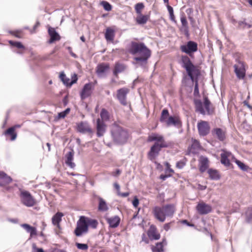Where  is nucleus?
I'll return each instance as SVG.
<instances>
[{
    "mask_svg": "<svg viewBox=\"0 0 252 252\" xmlns=\"http://www.w3.org/2000/svg\"><path fill=\"white\" fill-rule=\"evenodd\" d=\"M129 52L132 55L137 54L138 57L134 58L135 64L144 67L147 63V60L151 56V51L144 43L132 42Z\"/></svg>",
    "mask_w": 252,
    "mask_h": 252,
    "instance_id": "nucleus-1",
    "label": "nucleus"
},
{
    "mask_svg": "<svg viewBox=\"0 0 252 252\" xmlns=\"http://www.w3.org/2000/svg\"><path fill=\"white\" fill-rule=\"evenodd\" d=\"M147 141L150 142L155 141L148 153V158L152 161L158 156L161 148H167L171 145L170 142L165 141L162 135L157 133H152L149 135Z\"/></svg>",
    "mask_w": 252,
    "mask_h": 252,
    "instance_id": "nucleus-2",
    "label": "nucleus"
},
{
    "mask_svg": "<svg viewBox=\"0 0 252 252\" xmlns=\"http://www.w3.org/2000/svg\"><path fill=\"white\" fill-rule=\"evenodd\" d=\"M111 134L114 142L118 145L126 144L129 138L127 130L115 123L111 126Z\"/></svg>",
    "mask_w": 252,
    "mask_h": 252,
    "instance_id": "nucleus-3",
    "label": "nucleus"
},
{
    "mask_svg": "<svg viewBox=\"0 0 252 252\" xmlns=\"http://www.w3.org/2000/svg\"><path fill=\"white\" fill-rule=\"evenodd\" d=\"M195 110L203 115H211L214 112L211 103L207 97L204 98L203 102L200 100L195 99L194 100Z\"/></svg>",
    "mask_w": 252,
    "mask_h": 252,
    "instance_id": "nucleus-4",
    "label": "nucleus"
},
{
    "mask_svg": "<svg viewBox=\"0 0 252 252\" xmlns=\"http://www.w3.org/2000/svg\"><path fill=\"white\" fill-rule=\"evenodd\" d=\"M20 197L22 203L26 206L32 207L35 203L34 199L28 191L20 190Z\"/></svg>",
    "mask_w": 252,
    "mask_h": 252,
    "instance_id": "nucleus-5",
    "label": "nucleus"
},
{
    "mask_svg": "<svg viewBox=\"0 0 252 252\" xmlns=\"http://www.w3.org/2000/svg\"><path fill=\"white\" fill-rule=\"evenodd\" d=\"M197 127L199 135L201 136H205L208 135L210 131V126L208 122L201 120L197 125Z\"/></svg>",
    "mask_w": 252,
    "mask_h": 252,
    "instance_id": "nucleus-6",
    "label": "nucleus"
},
{
    "mask_svg": "<svg viewBox=\"0 0 252 252\" xmlns=\"http://www.w3.org/2000/svg\"><path fill=\"white\" fill-rule=\"evenodd\" d=\"M129 92V90L126 88H122L117 91V98L119 102L124 106L127 105V94Z\"/></svg>",
    "mask_w": 252,
    "mask_h": 252,
    "instance_id": "nucleus-7",
    "label": "nucleus"
},
{
    "mask_svg": "<svg viewBox=\"0 0 252 252\" xmlns=\"http://www.w3.org/2000/svg\"><path fill=\"white\" fill-rule=\"evenodd\" d=\"M237 63L234 65V71L237 77L240 79H243L245 76V69L242 62L238 60Z\"/></svg>",
    "mask_w": 252,
    "mask_h": 252,
    "instance_id": "nucleus-8",
    "label": "nucleus"
},
{
    "mask_svg": "<svg viewBox=\"0 0 252 252\" xmlns=\"http://www.w3.org/2000/svg\"><path fill=\"white\" fill-rule=\"evenodd\" d=\"M88 230V224L87 221H77V226L74 230V234L76 236H80L86 233Z\"/></svg>",
    "mask_w": 252,
    "mask_h": 252,
    "instance_id": "nucleus-9",
    "label": "nucleus"
},
{
    "mask_svg": "<svg viewBox=\"0 0 252 252\" xmlns=\"http://www.w3.org/2000/svg\"><path fill=\"white\" fill-rule=\"evenodd\" d=\"M77 130L82 133H88L92 134L93 130L88 122L86 121L81 122L77 125Z\"/></svg>",
    "mask_w": 252,
    "mask_h": 252,
    "instance_id": "nucleus-10",
    "label": "nucleus"
},
{
    "mask_svg": "<svg viewBox=\"0 0 252 252\" xmlns=\"http://www.w3.org/2000/svg\"><path fill=\"white\" fill-rule=\"evenodd\" d=\"M200 67L199 65H194L190 62V79L192 80L193 82L196 79L198 80V78L200 75Z\"/></svg>",
    "mask_w": 252,
    "mask_h": 252,
    "instance_id": "nucleus-11",
    "label": "nucleus"
},
{
    "mask_svg": "<svg viewBox=\"0 0 252 252\" xmlns=\"http://www.w3.org/2000/svg\"><path fill=\"white\" fill-rule=\"evenodd\" d=\"M197 212L202 215H205L210 213L212 210V206L203 202L199 203L196 207Z\"/></svg>",
    "mask_w": 252,
    "mask_h": 252,
    "instance_id": "nucleus-12",
    "label": "nucleus"
},
{
    "mask_svg": "<svg viewBox=\"0 0 252 252\" xmlns=\"http://www.w3.org/2000/svg\"><path fill=\"white\" fill-rule=\"evenodd\" d=\"M147 235L151 240H158L160 238V234L158 232L156 227L154 225H151L148 230Z\"/></svg>",
    "mask_w": 252,
    "mask_h": 252,
    "instance_id": "nucleus-13",
    "label": "nucleus"
},
{
    "mask_svg": "<svg viewBox=\"0 0 252 252\" xmlns=\"http://www.w3.org/2000/svg\"><path fill=\"white\" fill-rule=\"evenodd\" d=\"M222 153L220 154V162L226 167H229L230 164V161L229 158L233 157L231 152L227 151L224 149L221 150Z\"/></svg>",
    "mask_w": 252,
    "mask_h": 252,
    "instance_id": "nucleus-14",
    "label": "nucleus"
},
{
    "mask_svg": "<svg viewBox=\"0 0 252 252\" xmlns=\"http://www.w3.org/2000/svg\"><path fill=\"white\" fill-rule=\"evenodd\" d=\"M92 90L93 86L91 83L86 84L80 93L81 99L83 100L90 96L92 94Z\"/></svg>",
    "mask_w": 252,
    "mask_h": 252,
    "instance_id": "nucleus-15",
    "label": "nucleus"
},
{
    "mask_svg": "<svg viewBox=\"0 0 252 252\" xmlns=\"http://www.w3.org/2000/svg\"><path fill=\"white\" fill-rule=\"evenodd\" d=\"M106 125L99 118L96 120V135L98 137L102 136L106 131Z\"/></svg>",
    "mask_w": 252,
    "mask_h": 252,
    "instance_id": "nucleus-16",
    "label": "nucleus"
},
{
    "mask_svg": "<svg viewBox=\"0 0 252 252\" xmlns=\"http://www.w3.org/2000/svg\"><path fill=\"white\" fill-rule=\"evenodd\" d=\"M109 68V65L106 63H101L96 67V72L99 77H104Z\"/></svg>",
    "mask_w": 252,
    "mask_h": 252,
    "instance_id": "nucleus-17",
    "label": "nucleus"
},
{
    "mask_svg": "<svg viewBox=\"0 0 252 252\" xmlns=\"http://www.w3.org/2000/svg\"><path fill=\"white\" fill-rule=\"evenodd\" d=\"M154 214L158 220H164L165 219V214L163 207H155L153 209Z\"/></svg>",
    "mask_w": 252,
    "mask_h": 252,
    "instance_id": "nucleus-18",
    "label": "nucleus"
},
{
    "mask_svg": "<svg viewBox=\"0 0 252 252\" xmlns=\"http://www.w3.org/2000/svg\"><path fill=\"white\" fill-rule=\"evenodd\" d=\"M48 33L50 36V39L49 41V43H52L56 41H59L61 39L60 35L54 28L49 27L48 29Z\"/></svg>",
    "mask_w": 252,
    "mask_h": 252,
    "instance_id": "nucleus-19",
    "label": "nucleus"
},
{
    "mask_svg": "<svg viewBox=\"0 0 252 252\" xmlns=\"http://www.w3.org/2000/svg\"><path fill=\"white\" fill-rule=\"evenodd\" d=\"M74 152L73 150L68 152L66 154L65 163L66 164L71 168L75 167V164L72 161L73 160Z\"/></svg>",
    "mask_w": 252,
    "mask_h": 252,
    "instance_id": "nucleus-20",
    "label": "nucleus"
},
{
    "mask_svg": "<svg viewBox=\"0 0 252 252\" xmlns=\"http://www.w3.org/2000/svg\"><path fill=\"white\" fill-rule=\"evenodd\" d=\"M209 167V160L207 158L201 156L199 159V169L201 172H205Z\"/></svg>",
    "mask_w": 252,
    "mask_h": 252,
    "instance_id": "nucleus-21",
    "label": "nucleus"
},
{
    "mask_svg": "<svg viewBox=\"0 0 252 252\" xmlns=\"http://www.w3.org/2000/svg\"><path fill=\"white\" fill-rule=\"evenodd\" d=\"M12 178L4 172L0 171V186H4L12 181Z\"/></svg>",
    "mask_w": 252,
    "mask_h": 252,
    "instance_id": "nucleus-22",
    "label": "nucleus"
},
{
    "mask_svg": "<svg viewBox=\"0 0 252 252\" xmlns=\"http://www.w3.org/2000/svg\"><path fill=\"white\" fill-rule=\"evenodd\" d=\"M212 134L215 135L216 137L220 141H223L225 138V133L224 131L220 128H216L213 129Z\"/></svg>",
    "mask_w": 252,
    "mask_h": 252,
    "instance_id": "nucleus-23",
    "label": "nucleus"
},
{
    "mask_svg": "<svg viewBox=\"0 0 252 252\" xmlns=\"http://www.w3.org/2000/svg\"><path fill=\"white\" fill-rule=\"evenodd\" d=\"M192 144L191 147H190V152L196 154L198 153L202 148L199 142L196 140L192 139Z\"/></svg>",
    "mask_w": 252,
    "mask_h": 252,
    "instance_id": "nucleus-24",
    "label": "nucleus"
},
{
    "mask_svg": "<svg viewBox=\"0 0 252 252\" xmlns=\"http://www.w3.org/2000/svg\"><path fill=\"white\" fill-rule=\"evenodd\" d=\"M181 21L182 26L180 30L188 37L189 35L188 30V22L186 17L184 15H182L181 16Z\"/></svg>",
    "mask_w": 252,
    "mask_h": 252,
    "instance_id": "nucleus-25",
    "label": "nucleus"
},
{
    "mask_svg": "<svg viewBox=\"0 0 252 252\" xmlns=\"http://www.w3.org/2000/svg\"><path fill=\"white\" fill-rule=\"evenodd\" d=\"M115 31L111 28H108L105 33V38L107 41H113L114 39Z\"/></svg>",
    "mask_w": 252,
    "mask_h": 252,
    "instance_id": "nucleus-26",
    "label": "nucleus"
},
{
    "mask_svg": "<svg viewBox=\"0 0 252 252\" xmlns=\"http://www.w3.org/2000/svg\"><path fill=\"white\" fill-rule=\"evenodd\" d=\"M180 63L186 69L187 75L189 76V58L187 56H183Z\"/></svg>",
    "mask_w": 252,
    "mask_h": 252,
    "instance_id": "nucleus-27",
    "label": "nucleus"
},
{
    "mask_svg": "<svg viewBox=\"0 0 252 252\" xmlns=\"http://www.w3.org/2000/svg\"><path fill=\"white\" fill-rule=\"evenodd\" d=\"M60 78L62 80V81L63 82V83L66 85V86H71L72 84L75 83L77 79L75 80H73L71 81H70V79L66 77L65 74L63 72H62L60 75Z\"/></svg>",
    "mask_w": 252,
    "mask_h": 252,
    "instance_id": "nucleus-28",
    "label": "nucleus"
},
{
    "mask_svg": "<svg viewBox=\"0 0 252 252\" xmlns=\"http://www.w3.org/2000/svg\"><path fill=\"white\" fill-rule=\"evenodd\" d=\"M166 217L172 216L175 211V207L173 205H167L163 207Z\"/></svg>",
    "mask_w": 252,
    "mask_h": 252,
    "instance_id": "nucleus-29",
    "label": "nucleus"
},
{
    "mask_svg": "<svg viewBox=\"0 0 252 252\" xmlns=\"http://www.w3.org/2000/svg\"><path fill=\"white\" fill-rule=\"evenodd\" d=\"M98 200V210L101 212L107 211L108 210V207L105 201L101 197H99Z\"/></svg>",
    "mask_w": 252,
    "mask_h": 252,
    "instance_id": "nucleus-30",
    "label": "nucleus"
},
{
    "mask_svg": "<svg viewBox=\"0 0 252 252\" xmlns=\"http://www.w3.org/2000/svg\"><path fill=\"white\" fill-rule=\"evenodd\" d=\"M208 173L209 175V177L214 180H218L220 179V176L218 171L216 169H209L208 170Z\"/></svg>",
    "mask_w": 252,
    "mask_h": 252,
    "instance_id": "nucleus-31",
    "label": "nucleus"
},
{
    "mask_svg": "<svg viewBox=\"0 0 252 252\" xmlns=\"http://www.w3.org/2000/svg\"><path fill=\"white\" fill-rule=\"evenodd\" d=\"M22 226L27 230V232L30 233L31 237L36 235V230L35 227L31 226L28 224H23L22 225Z\"/></svg>",
    "mask_w": 252,
    "mask_h": 252,
    "instance_id": "nucleus-32",
    "label": "nucleus"
},
{
    "mask_svg": "<svg viewBox=\"0 0 252 252\" xmlns=\"http://www.w3.org/2000/svg\"><path fill=\"white\" fill-rule=\"evenodd\" d=\"M149 18V16L148 15H143L140 14L137 17L136 20L138 24L143 25L147 23Z\"/></svg>",
    "mask_w": 252,
    "mask_h": 252,
    "instance_id": "nucleus-33",
    "label": "nucleus"
},
{
    "mask_svg": "<svg viewBox=\"0 0 252 252\" xmlns=\"http://www.w3.org/2000/svg\"><path fill=\"white\" fill-rule=\"evenodd\" d=\"M153 252H162L163 251V242L157 243L155 246H151Z\"/></svg>",
    "mask_w": 252,
    "mask_h": 252,
    "instance_id": "nucleus-34",
    "label": "nucleus"
},
{
    "mask_svg": "<svg viewBox=\"0 0 252 252\" xmlns=\"http://www.w3.org/2000/svg\"><path fill=\"white\" fill-rule=\"evenodd\" d=\"M15 127L14 126L11 127L7 129L4 132L5 135H9L11 136V140H14L17 137V134L15 132Z\"/></svg>",
    "mask_w": 252,
    "mask_h": 252,
    "instance_id": "nucleus-35",
    "label": "nucleus"
},
{
    "mask_svg": "<svg viewBox=\"0 0 252 252\" xmlns=\"http://www.w3.org/2000/svg\"><path fill=\"white\" fill-rule=\"evenodd\" d=\"M125 66L124 64L120 63H116L113 71V73L115 75H117L118 73L122 72L125 70Z\"/></svg>",
    "mask_w": 252,
    "mask_h": 252,
    "instance_id": "nucleus-36",
    "label": "nucleus"
},
{
    "mask_svg": "<svg viewBox=\"0 0 252 252\" xmlns=\"http://www.w3.org/2000/svg\"><path fill=\"white\" fill-rule=\"evenodd\" d=\"M100 117L103 122L107 121L109 120V114L108 112L105 109H102L101 111Z\"/></svg>",
    "mask_w": 252,
    "mask_h": 252,
    "instance_id": "nucleus-37",
    "label": "nucleus"
},
{
    "mask_svg": "<svg viewBox=\"0 0 252 252\" xmlns=\"http://www.w3.org/2000/svg\"><path fill=\"white\" fill-rule=\"evenodd\" d=\"M197 44L192 41H190V58L192 57V53L197 51Z\"/></svg>",
    "mask_w": 252,
    "mask_h": 252,
    "instance_id": "nucleus-38",
    "label": "nucleus"
},
{
    "mask_svg": "<svg viewBox=\"0 0 252 252\" xmlns=\"http://www.w3.org/2000/svg\"><path fill=\"white\" fill-rule=\"evenodd\" d=\"M167 126H170L171 125L176 126L178 124V120L173 117H169L168 119L166 121Z\"/></svg>",
    "mask_w": 252,
    "mask_h": 252,
    "instance_id": "nucleus-39",
    "label": "nucleus"
},
{
    "mask_svg": "<svg viewBox=\"0 0 252 252\" xmlns=\"http://www.w3.org/2000/svg\"><path fill=\"white\" fill-rule=\"evenodd\" d=\"M235 162L238 166L244 171H247L249 169V167L247 165L238 159H236Z\"/></svg>",
    "mask_w": 252,
    "mask_h": 252,
    "instance_id": "nucleus-40",
    "label": "nucleus"
},
{
    "mask_svg": "<svg viewBox=\"0 0 252 252\" xmlns=\"http://www.w3.org/2000/svg\"><path fill=\"white\" fill-rule=\"evenodd\" d=\"M169 116L168 111L167 109H163L161 112V115L160 118V121L161 122H166L167 120V118Z\"/></svg>",
    "mask_w": 252,
    "mask_h": 252,
    "instance_id": "nucleus-41",
    "label": "nucleus"
},
{
    "mask_svg": "<svg viewBox=\"0 0 252 252\" xmlns=\"http://www.w3.org/2000/svg\"><path fill=\"white\" fill-rule=\"evenodd\" d=\"M238 25L239 28L242 29H250L252 27V25L247 23L245 20L239 21Z\"/></svg>",
    "mask_w": 252,
    "mask_h": 252,
    "instance_id": "nucleus-42",
    "label": "nucleus"
},
{
    "mask_svg": "<svg viewBox=\"0 0 252 252\" xmlns=\"http://www.w3.org/2000/svg\"><path fill=\"white\" fill-rule=\"evenodd\" d=\"M167 8L168 11L169 13L170 20L171 21L174 22H176L175 17L174 15V12H173V8L171 6H170L169 5H167Z\"/></svg>",
    "mask_w": 252,
    "mask_h": 252,
    "instance_id": "nucleus-43",
    "label": "nucleus"
},
{
    "mask_svg": "<svg viewBox=\"0 0 252 252\" xmlns=\"http://www.w3.org/2000/svg\"><path fill=\"white\" fill-rule=\"evenodd\" d=\"M193 83H194L193 95L195 97L199 96L198 80H197L196 79H195V80L194 81Z\"/></svg>",
    "mask_w": 252,
    "mask_h": 252,
    "instance_id": "nucleus-44",
    "label": "nucleus"
},
{
    "mask_svg": "<svg viewBox=\"0 0 252 252\" xmlns=\"http://www.w3.org/2000/svg\"><path fill=\"white\" fill-rule=\"evenodd\" d=\"M101 5L103 6V8L107 11H109L112 9L111 5L106 1H101Z\"/></svg>",
    "mask_w": 252,
    "mask_h": 252,
    "instance_id": "nucleus-45",
    "label": "nucleus"
},
{
    "mask_svg": "<svg viewBox=\"0 0 252 252\" xmlns=\"http://www.w3.org/2000/svg\"><path fill=\"white\" fill-rule=\"evenodd\" d=\"M144 6L143 3L140 2L137 3L135 5V9L136 13L138 14H140L141 13V10L143 9Z\"/></svg>",
    "mask_w": 252,
    "mask_h": 252,
    "instance_id": "nucleus-46",
    "label": "nucleus"
},
{
    "mask_svg": "<svg viewBox=\"0 0 252 252\" xmlns=\"http://www.w3.org/2000/svg\"><path fill=\"white\" fill-rule=\"evenodd\" d=\"M9 44L13 46L16 47L19 49L24 48V47L22 44L20 42L13 41L12 40L9 41Z\"/></svg>",
    "mask_w": 252,
    "mask_h": 252,
    "instance_id": "nucleus-47",
    "label": "nucleus"
},
{
    "mask_svg": "<svg viewBox=\"0 0 252 252\" xmlns=\"http://www.w3.org/2000/svg\"><path fill=\"white\" fill-rule=\"evenodd\" d=\"M63 216V214L61 212H57L52 218L51 220H61L62 217Z\"/></svg>",
    "mask_w": 252,
    "mask_h": 252,
    "instance_id": "nucleus-48",
    "label": "nucleus"
},
{
    "mask_svg": "<svg viewBox=\"0 0 252 252\" xmlns=\"http://www.w3.org/2000/svg\"><path fill=\"white\" fill-rule=\"evenodd\" d=\"M248 220H252V208H248L245 214Z\"/></svg>",
    "mask_w": 252,
    "mask_h": 252,
    "instance_id": "nucleus-49",
    "label": "nucleus"
},
{
    "mask_svg": "<svg viewBox=\"0 0 252 252\" xmlns=\"http://www.w3.org/2000/svg\"><path fill=\"white\" fill-rule=\"evenodd\" d=\"M181 49L182 52L189 54V41L187 42L186 45H182L181 46Z\"/></svg>",
    "mask_w": 252,
    "mask_h": 252,
    "instance_id": "nucleus-50",
    "label": "nucleus"
},
{
    "mask_svg": "<svg viewBox=\"0 0 252 252\" xmlns=\"http://www.w3.org/2000/svg\"><path fill=\"white\" fill-rule=\"evenodd\" d=\"M69 111L70 109L67 108L64 111L59 113L58 114V118L59 119L64 118L66 116V115L69 112Z\"/></svg>",
    "mask_w": 252,
    "mask_h": 252,
    "instance_id": "nucleus-51",
    "label": "nucleus"
},
{
    "mask_svg": "<svg viewBox=\"0 0 252 252\" xmlns=\"http://www.w3.org/2000/svg\"><path fill=\"white\" fill-rule=\"evenodd\" d=\"M76 246L78 249L82 250H87L88 249V246L87 244H81L77 243Z\"/></svg>",
    "mask_w": 252,
    "mask_h": 252,
    "instance_id": "nucleus-52",
    "label": "nucleus"
},
{
    "mask_svg": "<svg viewBox=\"0 0 252 252\" xmlns=\"http://www.w3.org/2000/svg\"><path fill=\"white\" fill-rule=\"evenodd\" d=\"M165 165L166 166L165 173L166 174H167L168 172H170V173L174 172L173 170L170 168V165L168 162H166L165 163Z\"/></svg>",
    "mask_w": 252,
    "mask_h": 252,
    "instance_id": "nucleus-53",
    "label": "nucleus"
},
{
    "mask_svg": "<svg viewBox=\"0 0 252 252\" xmlns=\"http://www.w3.org/2000/svg\"><path fill=\"white\" fill-rule=\"evenodd\" d=\"M88 226H90L93 228H95L98 224L97 221H87Z\"/></svg>",
    "mask_w": 252,
    "mask_h": 252,
    "instance_id": "nucleus-54",
    "label": "nucleus"
},
{
    "mask_svg": "<svg viewBox=\"0 0 252 252\" xmlns=\"http://www.w3.org/2000/svg\"><path fill=\"white\" fill-rule=\"evenodd\" d=\"M109 226L112 228H116L119 225L120 221H108Z\"/></svg>",
    "mask_w": 252,
    "mask_h": 252,
    "instance_id": "nucleus-55",
    "label": "nucleus"
},
{
    "mask_svg": "<svg viewBox=\"0 0 252 252\" xmlns=\"http://www.w3.org/2000/svg\"><path fill=\"white\" fill-rule=\"evenodd\" d=\"M185 164L183 160H181L176 163V167L179 169H182L185 165Z\"/></svg>",
    "mask_w": 252,
    "mask_h": 252,
    "instance_id": "nucleus-56",
    "label": "nucleus"
},
{
    "mask_svg": "<svg viewBox=\"0 0 252 252\" xmlns=\"http://www.w3.org/2000/svg\"><path fill=\"white\" fill-rule=\"evenodd\" d=\"M33 252H44V251L41 248H37L35 244L32 246Z\"/></svg>",
    "mask_w": 252,
    "mask_h": 252,
    "instance_id": "nucleus-57",
    "label": "nucleus"
},
{
    "mask_svg": "<svg viewBox=\"0 0 252 252\" xmlns=\"http://www.w3.org/2000/svg\"><path fill=\"white\" fill-rule=\"evenodd\" d=\"M132 204L135 208L137 207V206L139 204V200L137 198L136 196H135V197L132 201Z\"/></svg>",
    "mask_w": 252,
    "mask_h": 252,
    "instance_id": "nucleus-58",
    "label": "nucleus"
},
{
    "mask_svg": "<svg viewBox=\"0 0 252 252\" xmlns=\"http://www.w3.org/2000/svg\"><path fill=\"white\" fill-rule=\"evenodd\" d=\"M114 187L115 188V189L117 190V194L118 195V194L121 192H120V187L119 185L117 183H115L114 184Z\"/></svg>",
    "mask_w": 252,
    "mask_h": 252,
    "instance_id": "nucleus-59",
    "label": "nucleus"
},
{
    "mask_svg": "<svg viewBox=\"0 0 252 252\" xmlns=\"http://www.w3.org/2000/svg\"><path fill=\"white\" fill-rule=\"evenodd\" d=\"M121 173V171L120 169H117L116 171L112 172L111 175L113 176L116 177L119 176Z\"/></svg>",
    "mask_w": 252,
    "mask_h": 252,
    "instance_id": "nucleus-60",
    "label": "nucleus"
},
{
    "mask_svg": "<svg viewBox=\"0 0 252 252\" xmlns=\"http://www.w3.org/2000/svg\"><path fill=\"white\" fill-rule=\"evenodd\" d=\"M171 175L170 174H166V175H161L160 176V179H161L163 181H164L167 178L170 177Z\"/></svg>",
    "mask_w": 252,
    "mask_h": 252,
    "instance_id": "nucleus-61",
    "label": "nucleus"
},
{
    "mask_svg": "<svg viewBox=\"0 0 252 252\" xmlns=\"http://www.w3.org/2000/svg\"><path fill=\"white\" fill-rule=\"evenodd\" d=\"M78 220H92L85 216H80Z\"/></svg>",
    "mask_w": 252,
    "mask_h": 252,
    "instance_id": "nucleus-62",
    "label": "nucleus"
},
{
    "mask_svg": "<svg viewBox=\"0 0 252 252\" xmlns=\"http://www.w3.org/2000/svg\"><path fill=\"white\" fill-rule=\"evenodd\" d=\"M142 241L144 242L146 244H148L149 243V239L146 237L145 234H143L142 235Z\"/></svg>",
    "mask_w": 252,
    "mask_h": 252,
    "instance_id": "nucleus-63",
    "label": "nucleus"
},
{
    "mask_svg": "<svg viewBox=\"0 0 252 252\" xmlns=\"http://www.w3.org/2000/svg\"><path fill=\"white\" fill-rule=\"evenodd\" d=\"M129 195V193L128 192H124V193L120 192L118 194V196H121L123 197H126L128 196Z\"/></svg>",
    "mask_w": 252,
    "mask_h": 252,
    "instance_id": "nucleus-64",
    "label": "nucleus"
}]
</instances>
